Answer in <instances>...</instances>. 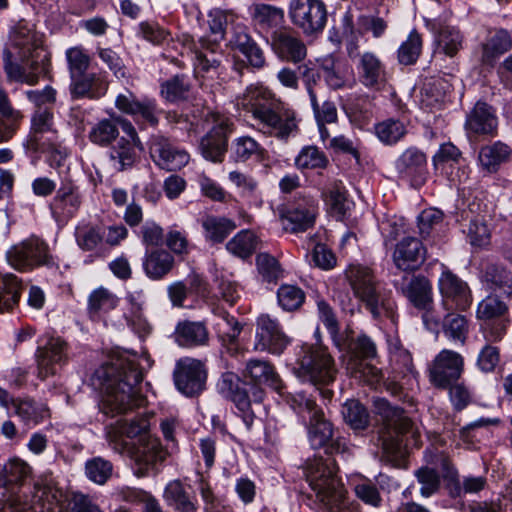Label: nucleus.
<instances>
[{
  "instance_id": "obj_1",
  "label": "nucleus",
  "mask_w": 512,
  "mask_h": 512,
  "mask_svg": "<svg viewBox=\"0 0 512 512\" xmlns=\"http://www.w3.org/2000/svg\"><path fill=\"white\" fill-rule=\"evenodd\" d=\"M143 373L135 354H119L92 374L91 385L101 391L99 410L107 417H120L145 404L137 386Z\"/></svg>"
},
{
  "instance_id": "obj_2",
  "label": "nucleus",
  "mask_w": 512,
  "mask_h": 512,
  "mask_svg": "<svg viewBox=\"0 0 512 512\" xmlns=\"http://www.w3.org/2000/svg\"><path fill=\"white\" fill-rule=\"evenodd\" d=\"M238 106L251 114L254 127L264 135L286 140L298 130L296 112L263 85L248 86Z\"/></svg>"
},
{
  "instance_id": "obj_3",
  "label": "nucleus",
  "mask_w": 512,
  "mask_h": 512,
  "mask_svg": "<svg viewBox=\"0 0 512 512\" xmlns=\"http://www.w3.org/2000/svg\"><path fill=\"white\" fill-rule=\"evenodd\" d=\"M303 474L323 512H359V505L347 498L337 463L331 455L308 458Z\"/></svg>"
},
{
  "instance_id": "obj_4",
  "label": "nucleus",
  "mask_w": 512,
  "mask_h": 512,
  "mask_svg": "<svg viewBox=\"0 0 512 512\" xmlns=\"http://www.w3.org/2000/svg\"><path fill=\"white\" fill-rule=\"evenodd\" d=\"M346 276L354 296L365 306L374 319L392 312L389 293L381 286L373 271L365 266H350Z\"/></svg>"
},
{
  "instance_id": "obj_5",
  "label": "nucleus",
  "mask_w": 512,
  "mask_h": 512,
  "mask_svg": "<svg viewBox=\"0 0 512 512\" xmlns=\"http://www.w3.org/2000/svg\"><path fill=\"white\" fill-rule=\"evenodd\" d=\"M337 372L335 361L326 347H300L294 367V373L299 379L315 386H325L334 382Z\"/></svg>"
},
{
  "instance_id": "obj_6",
  "label": "nucleus",
  "mask_w": 512,
  "mask_h": 512,
  "mask_svg": "<svg viewBox=\"0 0 512 512\" xmlns=\"http://www.w3.org/2000/svg\"><path fill=\"white\" fill-rule=\"evenodd\" d=\"M109 445L115 452L127 455L134 462L135 474L138 477L156 473L157 465L165 459L166 455L157 438L130 442L119 438L115 433H110Z\"/></svg>"
},
{
  "instance_id": "obj_7",
  "label": "nucleus",
  "mask_w": 512,
  "mask_h": 512,
  "mask_svg": "<svg viewBox=\"0 0 512 512\" xmlns=\"http://www.w3.org/2000/svg\"><path fill=\"white\" fill-rule=\"evenodd\" d=\"M219 389L235 405L238 415L242 418L246 428L253 426L255 414L252 403H261L265 397V391L258 385H250L242 382L235 374L225 373L219 382Z\"/></svg>"
},
{
  "instance_id": "obj_8",
  "label": "nucleus",
  "mask_w": 512,
  "mask_h": 512,
  "mask_svg": "<svg viewBox=\"0 0 512 512\" xmlns=\"http://www.w3.org/2000/svg\"><path fill=\"white\" fill-rule=\"evenodd\" d=\"M9 41L21 62L30 61V67L34 70L38 69V64L42 71L49 70L50 54L43 48L42 34L20 21L11 29Z\"/></svg>"
},
{
  "instance_id": "obj_9",
  "label": "nucleus",
  "mask_w": 512,
  "mask_h": 512,
  "mask_svg": "<svg viewBox=\"0 0 512 512\" xmlns=\"http://www.w3.org/2000/svg\"><path fill=\"white\" fill-rule=\"evenodd\" d=\"M374 411L380 417V439L383 449L390 450V446H398L399 436L413 433V421L405 414V411L397 406H392L384 398H376L373 401Z\"/></svg>"
},
{
  "instance_id": "obj_10",
  "label": "nucleus",
  "mask_w": 512,
  "mask_h": 512,
  "mask_svg": "<svg viewBox=\"0 0 512 512\" xmlns=\"http://www.w3.org/2000/svg\"><path fill=\"white\" fill-rule=\"evenodd\" d=\"M288 17L304 35L317 36L327 24V6L322 0H289Z\"/></svg>"
},
{
  "instance_id": "obj_11",
  "label": "nucleus",
  "mask_w": 512,
  "mask_h": 512,
  "mask_svg": "<svg viewBox=\"0 0 512 512\" xmlns=\"http://www.w3.org/2000/svg\"><path fill=\"white\" fill-rule=\"evenodd\" d=\"M318 200L307 193H298L279 210L283 228L291 233L312 228L318 215Z\"/></svg>"
},
{
  "instance_id": "obj_12",
  "label": "nucleus",
  "mask_w": 512,
  "mask_h": 512,
  "mask_svg": "<svg viewBox=\"0 0 512 512\" xmlns=\"http://www.w3.org/2000/svg\"><path fill=\"white\" fill-rule=\"evenodd\" d=\"M6 258L8 263L19 271H29L39 266L54 264L47 244L37 237H31L11 247L6 253Z\"/></svg>"
},
{
  "instance_id": "obj_13",
  "label": "nucleus",
  "mask_w": 512,
  "mask_h": 512,
  "mask_svg": "<svg viewBox=\"0 0 512 512\" xmlns=\"http://www.w3.org/2000/svg\"><path fill=\"white\" fill-rule=\"evenodd\" d=\"M213 126L202 137L199 144L201 155L213 163H222L228 150V140L234 124L226 116L213 114Z\"/></svg>"
},
{
  "instance_id": "obj_14",
  "label": "nucleus",
  "mask_w": 512,
  "mask_h": 512,
  "mask_svg": "<svg viewBox=\"0 0 512 512\" xmlns=\"http://www.w3.org/2000/svg\"><path fill=\"white\" fill-rule=\"evenodd\" d=\"M292 339L285 333L276 318L261 314L256 319L254 350L281 355L291 344Z\"/></svg>"
},
{
  "instance_id": "obj_15",
  "label": "nucleus",
  "mask_w": 512,
  "mask_h": 512,
  "mask_svg": "<svg viewBox=\"0 0 512 512\" xmlns=\"http://www.w3.org/2000/svg\"><path fill=\"white\" fill-rule=\"evenodd\" d=\"M35 359L39 379L54 376L68 362V344L60 337L43 338L38 341Z\"/></svg>"
},
{
  "instance_id": "obj_16",
  "label": "nucleus",
  "mask_w": 512,
  "mask_h": 512,
  "mask_svg": "<svg viewBox=\"0 0 512 512\" xmlns=\"http://www.w3.org/2000/svg\"><path fill=\"white\" fill-rule=\"evenodd\" d=\"M58 138L52 108L35 109L31 116V126L25 147L30 151L45 150L54 147Z\"/></svg>"
},
{
  "instance_id": "obj_17",
  "label": "nucleus",
  "mask_w": 512,
  "mask_h": 512,
  "mask_svg": "<svg viewBox=\"0 0 512 512\" xmlns=\"http://www.w3.org/2000/svg\"><path fill=\"white\" fill-rule=\"evenodd\" d=\"M463 370V357L455 351L443 349L434 358L429 368V379L436 388L447 389L459 380Z\"/></svg>"
},
{
  "instance_id": "obj_18",
  "label": "nucleus",
  "mask_w": 512,
  "mask_h": 512,
  "mask_svg": "<svg viewBox=\"0 0 512 512\" xmlns=\"http://www.w3.org/2000/svg\"><path fill=\"white\" fill-rule=\"evenodd\" d=\"M149 153L153 162L161 169L177 171L186 166L189 154L178 147L170 138L155 134L149 140Z\"/></svg>"
},
{
  "instance_id": "obj_19",
  "label": "nucleus",
  "mask_w": 512,
  "mask_h": 512,
  "mask_svg": "<svg viewBox=\"0 0 512 512\" xmlns=\"http://www.w3.org/2000/svg\"><path fill=\"white\" fill-rule=\"evenodd\" d=\"M410 273L396 276L392 284L415 308H427L433 304L432 283L424 275Z\"/></svg>"
},
{
  "instance_id": "obj_20",
  "label": "nucleus",
  "mask_w": 512,
  "mask_h": 512,
  "mask_svg": "<svg viewBox=\"0 0 512 512\" xmlns=\"http://www.w3.org/2000/svg\"><path fill=\"white\" fill-rule=\"evenodd\" d=\"M206 370L201 361L193 358L180 359L174 370V382L185 396L192 397L204 390Z\"/></svg>"
},
{
  "instance_id": "obj_21",
  "label": "nucleus",
  "mask_w": 512,
  "mask_h": 512,
  "mask_svg": "<svg viewBox=\"0 0 512 512\" xmlns=\"http://www.w3.org/2000/svg\"><path fill=\"white\" fill-rule=\"evenodd\" d=\"M115 107L122 113L150 126H157L161 109L156 100L150 98L138 99L131 91L120 93L115 99Z\"/></svg>"
},
{
  "instance_id": "obj_22",
  "label": "nucleus",
  "mask_w": 512,
  "mask_h": 512,
  "mask_svg": "<svg viewBox=\"0 0 512 512\" xmlns=\"http://www.w3.org/2000/svg\"><path fill=\"white\" fill-rule=\"evenodd\" d=\"M309 441L314 449L325 448L328 455L344 453L347 450L343 438H333L332 424L325 418L324 412H317L309 418Z\"/></svg>"
},
{
  "instance_id": "obj_23",
  "label": "nucleus",
  "mask_w": 512,
  "mask_h": 512,
  "mask_svg": "<svg viewBox=\"0 0 512 512\" xmlns=\"http://www.w3.org/2000/svg\"><path fill=\"white\" fill-rule=\"evenodd\" d=\"M442 303L446 310H466L472 304L467 283L449 270H444L438 281Z\"/></svg>"
},
{
  "instance_id": "obj_24",
  "label": "nucleus",
  "mask_w": 512,
  "mask_h": 512,
  "mask_svg": "<svg viewBox=\"0 0 512 512\" xmlns=\"http://www.w3.org/2000/svg\"><path fill=\"white\" fill-rule=\"evenodd\" d=\"M395 168L401 180L409 182L413 188L422 187L427 180V158L417 148L406 149L396 160Z\"/></svg>"
},
{
  "instance_id": "obj_25",
  "label": "nucleus",
  "mask_w": 512,
  "mask_h": 512,
  "mask_svg": "<svg viewBox=\"0 0 512 512\" xmlns=\"http://www.w3.org/2000/svg\"><path fill=\"white\" fill-rule=\"evenodd\" d=\"M426 248L416 237L405 236L394 246L392 261L402 272H415L426 260Z\"/></svg>"
},
{
  "instance_id": "obj_26",
  "label": "nucleus",
  "mask_w": 512,
  "mask_h": 512,
  "mask_svg": "<svg viewBox=\"0 0 512 512\" xmlns=\"http://www.w3.org/2000/svg\"><path fill=\"white\" fill-rule=\"evenodd\" d=\"M193 53L197 72L210 76L222 73L225 55L220 42L210 40L208 37H201L197 43H194Z\"/></svg>"
},
{
  "instance_id": "obj_27",
  "label": "nucleus",
  "mask_w": 512,
  "mask_h": 512,
  "mask_svg": "<svg viewBox=\"0 0 512 512\" xmlns=\"http://www.w3.org/2000/svg\"><path fill=\"white\" fill-rule=\"evenodd\" d=\"M271 49L282 61L299 64L307 57L304 41L288 30H275L271 35Z\"/></svg>"
},
{
  "instance_id": "obj_28",
  "label": "nucleus",
  "mask_w": 512,
  "mask_h": 512,
  "mask_svg": "<svg viewBox=\"0 0 512 512\" xmlns=\"http://www.w3.org/2000/svg\"><path fill=\"white\" fill-rule=\"evenodd\" d=\"M497 128L496 110L486 102L477 101L466 116V131L472 135L493 137L497 134Z\"/></svg>"
},
{
  "instance_id": "obj_29",
  "label": "nucleus",
  "mask_w": 512,
  "mask_h": 512,
  "mask_svg": "<svg viewBox=\"0 0 512 512\" xmlns=\"http://www.w3.org/2000/svg\"><path fill=\"white\" fill-rule=\"evenodd\" d=\"M356 70L359 82L366 88L380 90L386 83L385 65L373 52L358 54Z\"/></svg>"
},
{
  "instance_id": "obj_30",
  "label": "nucleus",
  "mask_w": 512,
  "mask_h": 512,
  "mask_svg": "<svg viewBox=\"0 0 512 512\" xmlns=\"http://www.w3.org/2000/svg\"><path fill=\"white\" fill-rule=\"evenodd\" d=\"M81 206V196L78 189L71 183L63 184L51 203V211L59 222L73 218Z\"/></svg>"
},
{
  "instance_id": "obj_31",
  "label": "nucleus",
  "mask_w": 512,
  "mask_h": 512,
  "mask_svg": "<svg viewBox=\"0 0 512 512\" xmlns=\"http://www.w3.org/2000/svg\"><path fill=\"white\" fill-rule=\"evenodd\" d=\"M230 42L235 49L244 55L251 67L260 70L266 66L264 51L250 36L247 27L236 26Z\"/></svg>"
},
{
  "instance_id": "obj_32",
  "label": "nucleus",
  "mask_w": 512,
  "mask_h": 512,
  "mask_svg": "<svg viewBox=\"0 0 512 512\" xmlns=\"http://www.w3.org/2000/svg\"><path fill=\"white\" fill-rule=\"evenodd\" d=\"M251 25L258 33H268L284 22V10L266 3H253L248 8Z\"/></svg>"
},
{
  "instance_id": "obj_33",
  "label": "nucleus",
  "mask_w": 512,
  "mask_h": 512,
  "mask_svg": "<svg viewBox=\"0 0 512 512\" xmlns=\"http://www.w3.org/2000/svg\"><path fill=\"white\" fill-rule=\"evenodd\" d=\"M23 118V113L13 106L7 91L0 87V144L16 135Z\"/></svg>"
},
{
  "instance_id": "obj_34",
  "label": "nucleus",
  "mask_w": 512,
  "mask_h": 512,
  "mask_svg": "<svg viewBox=\"0 0 512 512\" xmlns=\"http://www.w3.org/2000/svg\"><path fill=\"white\" fill-rule=\"evenodd\" d=\"M176 343L184 348L205 346L209 342V331L202 321H179L175 327Z\"/></svg>"
},
{
  "instance_id": "obj_35",
  "label": "nucleus",
  "mask_w": 512,
  "mask_h": 512,
  "mask_svg": "<svg viewBox=\"0 0 512 512\" xmlns=\"http://www.w3.org/2000/svg\"><path fill=\"white\" fill-rule=\"evenodd\" d=\"M69 86L70 94L73 99H99L107 90L106 83L96 73H83L71 77Z\"/></svg>"
},
{
  "instance_id": "obj_36",
  "label": "nucleus",
  "mask_w": 512,
  "mask_h": 512,
  "mask_svg": "<svg viewBox=\"0 0 512 512\" xmlns=\"http://www.w3.org/2000/svg\"><path fill=\"white\" fill-rule=\"evenodd\" d=\"M481 280L490 290L512 297V272L503 264L496 262L482 264Z\"/></svg>"
},
{
  "instance_id": "obj_37",
  "label": "nucleus",
  "mask_w": 512,
  "mask_h": 512,
  "mask_svg": "<svg viewBox=\"0 0 512 512\" xmlns=\"http://www.w3.org/2000/svg\"><path fill=\"white\" fill-rule=\"evenodd\" d=\"M163 499L175 512H198L199 509L195 495L189 493L187 487L178 479L165 486Z\"/></svg>"
},
{
  "instance_id": "obj_38",
  "label": "nucleus",
  "mask_w": 512,
  "mask_h": 512,
  "mask_svg": "<svg viewBox=\"0 0 512 512\" xmlns=\"http://www.w3.org/2000/svg\"><path fill=\"white\" fill-rule=\"evenodd\" d=\"M244 378L250 379V385L267 384L279 390L281 388V380L276 373L274 366L267 360L250 359L246 362L245 369L242 373Z\"/></svg>"
},
{
  "instance_id": "obj_39",
  "label": "nucleus",
  "mask_w": 512,
  "mask_h": 512,
  "mask_svg": "<svg viewBox=\"0 0 512 512\" xmlns=\"http://www.w3.org/2000/svg\"><path fill=\"white\" fill-rule=\"evenodd\" d=\"M174 266V257L164 249L146 251L142 267L145 275L151 280H161L167 276Z\"/></svg>"
},
{
  "instance_id": "obj_40",
  "label": "nucleus",
  "mask_w": 512,
  "mask_h": 512,
  "mask_svg": "<svg viewBox=\"0 0 512 512\" xmlns=\"http://www.w3.org/2000/svg\"><path fill=\"white\" fill-rule=\"evenodd\" d=\"M149 428V420L144 416H137L130 422L118 421L117 426L110 427L107 430V439L109 440V434L115 433L119 438L130 442H140L148 439H153L147 435Z\"/></svg>"
},
{
  "instance_id": "obj_41",
  "label": "nucleus",
  "mask_w": 512,
  "mask_h": 512,
  "mask_svg": "<svg viewBox=\"0 0 512 512\" xmlns=\"http://www.w3.org/2000/svg\"><path fill=\"white\" fill-rule=\"evenodd\" d=\"M265 155V148L251 136H240L232 141L231 157L236 163H245L250 160L262 161Z\"/></svg>"
},
{
  "instance_id": "obj_42",
  "label": "nucleus",
  "mask_w": 512,
  "mask_h": 512,
  "mask_svg": "<svg viewBox=\"0 0 512 512\" xmlns=\"http://www.w3.org/2000/svg\"><path fill=\"white\" fill-rule=\"evenodd\" d=\"M24 63L29 68V72L20 64L12 61V52L10 50L6 49L4 51L3 68L9 81L35 85L38 83L39 75L48 72L42 71L40 64H38V69L34 70L30 67V61Z\"/></svg>"
},
{
  "instance_id": "obj_43",
  "label": "nucleus",
  "mask_w": 512,
  "mask_h": 512,
  "mask_svg": "<svg viewBox=\"0 0 512 512\" xmlns=\"http://www.w3.org/2000/svg\"><path fill=\"white\" fill-rule=\"evenodd\" d=\"M204 237L211 243H222L232 231L236 229V223L229 218L206 215L201 220Z\"/></svg>"
},
{
  "instance_id": "obj_44",
  "label": "nucleus",
  "mask_w": 512,
  "mask_h": 512,
  "mask_svg": "<svg viewBox=\"0 0 512 512\" xmlns=\"http://www.w3.org/2000/svg\"><path fill=\"white\" fill-rule=\"evenodd\" d=\"M512 46V38L508 31L497 30L482 45L481 61L484 64L492 65L496 59L506 53Z\"/></svg>"
},
{
  "instance_id": "obj_45",
  "label": "nucleus",
  "mask_w": 512,
  "mask_h": 512,
  "mask_svg": "<svg viewBox=\"0 0 512 512\" xmlns=\"http://www.w3.org/2000/svg\"><path fill=\"white\" fill-rule=\"evenodd\" d=\"M126 301L129 304L128 310L124 313V319L127 325L140 337L149 334L151 326L143 314L139 295L129 293L126 297Z\"/></svg>"
},
{
  "instance_id": "obj_46",
  "label": "nucleus",
  "mask_w": 512,
  "mask_h": 512,
  "mask_svg": "<svg viewBox=\"0 0 512 512\" xmlns=\"http://www.w3.org/2000/svg\"><path fill=\"white\" fill-rule=\"evenodd\" d=\"M119 303V298L110 290L99 287L91 292L88 297L87 310L91 318L100 316L114 310Z\"/></svg>"
},
{
  "instance_id": "obj_47",
  "label": "nucleus",
  "mask_w": 512,
  "mask_h": 512,
  "mask_svg": "<svg viewBox=\"0 0 512 512\" xmlns=\"http://www.w3.org/2000/svg\"><path fill=\"white\" fill-rule=\"evenodd\" d=\"M137 145L126 137H121L110 151V159L118 171H123L133 166L137 159Z\"/></svg>"
},
{
  "instance_id": "obj_48",
  "label": "nucleus",
  "mask_w": 512,
  "mask_h": 512,
  "mask_svg": "<svg viewBox=\"0 0 512 512\" xmlns=\"http://www.w3.org/2000/svg\"><path fill=\"white\" fill-rule=\"evenodd\" d=\"M511 153L508 145L495 142L492 145L482 147L479 152V161L482 168L488 172H495L501 163L506 161Z\"/></svg>"
},
{
  "instance_id": "obj_49",
  "label": "nucleus",
  "mask_w": 512,
  "mask_h": 512,
  "mask_svg": "<svg viewBox=\"0 0 512 512\" xmlns=\"http://www.w3.org/2000/svg\"><path fill=\"white\" fill-rule=\"evenodd\" d=\"M105 232L101 227L90 223L80 224L75 229L78 247L86 252L96 251L103 244Z\"/></svg>"
},
{
  "instance_id": "obj_50",
  "label": "nucleus",
  "mask_w": 512,
  "mask_h": 512,
  "mask_svg": "<svg viewBox=\"0 0 512 512\" xmlns=\"http://www.w3.org/2000/svg\"><path fill=\"white\" fill-rule=\"evenodd\" d=\"M342 415L353 430H365L369 426V412L358 400L346 401L342 407Z\"/></svg>"
},
{
  "instance_id": "obj_51",
  "label": "nucleus",
  "mask_w": 512,
  "mask_h": 512,
  "mask_svg": "<svg viewBox=\"0 0 512 512\" xmlns=\"http://www.w3.org/2000/svg\"><path fill=\"white\" fill-rule=\"evenodd\" d=\"M443 332L452 341L466 342L469 333V321L460 314L448 312L443 318Z\"/></svg>"
},
{
  "instance_id": "obj_52",
  "label": "nucleus",
  "mask_w": 512,
  "mask_h": 512,
  "mask_svg": "<svg viewBox=\"0 0 512 512\" xmlns=\"http://www.w3.org/2000/svg\"><path fill=\"white\" fill-rule=\"evenodd\" d=\"M437 49L449 57H454L463 46V36L452 26H442L436 37Z\"/></svg>"
},
{
  "instance_id": "obj_53",
  "label": "nucleus",
  "mask_w": 512,
  "mask_h": 512,
  "mask_svg": "<svg viewBox=\"0 0 512 512\" xmlns=\"http://www.w3.org/2000/svg\"><path fill=\"white\" fill-rule=\"evenodd\" d=\"M160 88L161 96L166 101L175 103L188 98L190 83L185 75H175L164 81Z\"/></svg>"
},
{
  "instance_id": "obj_54",
  "label": "nucleus",
  "mask_w": 512,
  "mask_h": 512,
  "mask_svg": "<svg viewBox=\"0 0 512 512\" xmlns=\"http://www.w3.org/2000/svg\"><path fill=\"white\" fill-rule=\"evenodd\" d=\"M257 247V237L249 230H242L238 232L232 239L226 244V249L240 257L247 258L252 255Z\"/></svg>"
},
{
  "instance_id": "obj_55",
  "label": "nucleus",
  "mask_w": 512,
  "mask_h": 512,
  "mask_svg": "<svg viewBox=\"0 0 512 512\" xmlns=\"http://www.w3.org/2000/svg\"><path fill=\"white\" fill-rule=\"evenodd\" d=\"M229 330L220 335L222 347L227 354L232 357L242 356L244 350L241 348L238 338L242 330L241 324L232 316L226 315L224 317Z\"/></svg>"
},
{
  "instance_id": "obj_56",
  "label": "nucleus",
  "mask_w": 512,
  "mask_h": 512,
  "mask_svg": "<svg viewBox=\"0 0 512 512\" xmlns=\"http://www.w3.org/2000/svg\"><path fill=\"white\" fill-rule=\"evenodd\" d=\"M113 464L103 457L88 459L85 463V475L93 483L104 485L112 476Z\"/></svg>"
},
{
  "instance_id": "obj_57",
  "label": "nucleus",
  "mask_w": 512,
  "mask_h": 512,
  "mask_svg": "<svg viewBox=\"0 0 512 512\" xmlns=\"http://www.w3.org/2000/svg\"><path fill=\"white\" fill-rule=\"evenodd\" d=\"M119 135L115 119H102L98 121L89 131V140L99 146H108Z\"/></svg>"
},
{
  "instance_id": "obj_58",
  "label": "nucleus",
  "mask_w": 512,
  "mask_h": 512,
  "mask_svg": "<svg viewBox=\"0 0 512 512\" xmlns=\"http://www.w3.org/2000/svg\"><path fill=\"white\" fill-rule=\"evenodd\" d=\"M20 298V283L14 275H0V312L9 310Z\"/></svg>"
},
{
  "instance_id": "obj_59",
  "label": "nucleus",
  "mask_w": 512,
  "mask_h": 512,
  "mask_svg": "<svg viewBox=\"0 0 512 512\" xmlns=\"http://www.w3.org/2000/svg\"><path fill=\"white\" fill-rule=\"evenodd\" d=\"M414 476L420 484L421 496L428 498L438 492L441 486V477L438 471L428 465L414 471Z\"/></svg>"
},
{
  "instance_id": "obj_60",
  "label": "nucleus",
  "mask_w": 512,
  "mask_h": 512,
  "mask_svg": "<svg viewBox=\"0 0 512 512\" xmlns=\"http://www.w3.org/2000/svg\"><path fill=\"white\" fill-rule=\"evenodd\" d=\"M277 300L283 310L296 311L303 305L305 293L298 286L283 284L278 288Z\"/></svg>"
},
{
  "instance_id": "obj_61",
  "label": "nucleus",
  "mask_w": 512,
  "mask_h": 512,
  "mask_svg": "<svg viewBox=\"0 0 512 512\" xmlns=\"http://www.w3.org/2000/svg\"><path fill=\"white\" fill-rule=\"evenodd\" d=\"M422 50V39L416 30H412L407 39L400 45L397 57L402 65H412L419 58Z\"/></svg>"
},
{
  "instance_id": "obj_62",
  "label": "nucleus",
  "mask_w": 512,
  "mask_h": 512,
  "mask_svg": "<svg viewBox=\"0 0 512 512\" xmlns=\"http://www.w3.org/2000/svg\"><path fill=\"white\" fill-rule=\"evenodd\" d=\"M446 95L445 82L433 79L425 83L421 92V105L425 109L433 110L441 106Z\"/></svg>"
},
{
  "instance_id": "obj_63",
  "label": "nucleus",
  "mask_w": 512,
  "mask_h": 512,
  "mask_svg": "<svg viewBox=\"0 0 512 512\" xmlns=\"http://www.w3.org/2000/svg\"><path fill=\"white\" fill-rule=\"evenodd\" d=\"M328 159L323 151L316 146H305L295 158V165L298 169L325 168Z\"/></svg>"
},
{
  "instance_id": "obj_64",
  "label": "nucleus",
  "mask_w": 512,
  "mask_h": 512,
  "mask_svg": "<svg viewBox=\"0 0 512 512\" xmlns=\"http://www.w3.org/2000/svg\"><path fill=\"white\" fill-rule=\"evenodd\" d=\"M324 200L330 207L333 216L337 220H343L349 210V201L346 191L339 185H334L327 193H323Z\"/></svg>"
}]
</instances>
